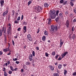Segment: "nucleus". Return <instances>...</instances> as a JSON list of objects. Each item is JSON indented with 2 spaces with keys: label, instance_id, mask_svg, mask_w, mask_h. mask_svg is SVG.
<instances>
[{
  "label": "nucleus",
  "instance_id": "obj_1",
  "mask_svg": "<svg viewBox=\"0 0 76 76\" xmlns=\"http://www.w3.org/2000/svg\"><path fill=\"white\" fill-rule=\"evenodd\" d=\"M60 25L58 24L57 25V26H54V25H52L51 26V28H50V31H52V32H54V30L55 31H57L58 28H60Z\"/></svg>",
  "mask_w": 76,
  "mask_h": 76
},
{
  "label": "nucleus",
  "instance_id": "obj_2",
  "mask_svg": "<svg viewBox=\"0 0 76 76\" xmlns=\"http://www.w3.org/2000/svg\"><path fill=\"white\" fill-rule=\"evenodd\" d=\"M7 26V34H8V35H11L12 29V26H11V24L9 23Z\"/></svg>",
  "mask_w": 76,
  "mask_h": 76
},
{
  "label": "nucleus",
  "instance_id": "obj_3",
  "mask_svg": "<svg viewBox=\"0 0 76 76\" xmlns=\"http://www.w3.org/2000/svg\"><path fill=\"white\" fill-rule=\"evenodd\" d=\"M35 9L37 12H41L42 10L43 7H40L38 5H37L35 6Z\"/></svg>",
  "mask_w": 76,
  "mask_h": 76
},
{
  "label": "nucleus",
  "instance_id": "obj_4",
  "mask_svg": "<svg viewBox=\"0 0 76 76\" xmlns=\"http://www.w3.org/2000/svg\"><path fill=\"white\" fill-rule=\"evenodd\" d=\"M27 38L28 39V40L30 41H32L33 40V38L31 37V35L30 34H28L27 35Z\"/></svg>",
  "mask_w": 76,
  "mask_h": 76
},
{
  "label": "nucleus",
  "instance_id": "obj_5",
  "mask_svg": "<svg viewBox=\"0 0 76 76\" xmlns=\"http://www.w3.org/2000/svg\"><path fill=\"white\" fill-rule=\"evenodd\" d=\"M68 54V52L66 51L63 54H62L61 56H62V58H64V57L66 55V54Z\"/></svg>",
  "mask_w": 76,
  "mask_h": 76
},
{
  "label": "nucleus",
  "instance_id": "obj_6",
  "mask_svg": "<svg viewBox=\"0 0 76 76\" xmlns=\"http://www.w3.org/2000/svg\"><path fill=\"white\" fill-rule=\"evenodd\" d=\"M56 15H51L50 14V17L51 19H55V18H56Z\"/></svg>",
  "mask_w": 76,
  "mask_h": 76
},
{
  "label": "nucleus",
  "instance_id": "obj_7",
  "mask_svg": "<svg viewBox=\"0 0 76 76\" xmlns=\"http://www.w3.org/2000/svg\"><path fill=\"white\" fill-rule=\"evenodd\" d=\"M65 25H66V28L69 27V20H67L66 21V23L65 24Z\"/></svg>",
  "mask_w": 76,
  "mask_h": 76
},
{
  "label": "nucleus",
  "instance_id": "obj_8",
  "mask_svg": "<svg viewBox=\"0 0 76 76\" xmlns=\"http://www.w3.org/2000/svg\"><path fill=\"white\" fill-rule=\"evenodd\" d=\"M32 54H30L29 55V61H32Z\"/></svg>",
  "mask_w": 76,
  "mask_h": 76
},
{
  "label": "nucleus",
  "instance_id": "obj_9",
  "mask_svg": "<svg viewBox=\"0 0 76 76\" xmlns=\"http://www.w3.org/2000/svg\"><path fill=\"white\" fill-rule=\"evenodd\" d=\"M7 13H8V10H7L5 11V12L3 13V16H6Z\"/></svg>",
  "mask_w": 76,
  "mask_h": 76
},
{
  "label": "nucleus",
  "instance_id": "obj_10",
  "mask_svg": "<svg viewBox=\"0 0 76 76\" xmlns=\"http://www.w3.org/2000/svg\"><path fill=\"white\" fill-rule=\"evenodd\" d=\"M10 50V49H8L7 48L5 49H3V51L4 52V53H7V51H9Z\"/></svg>",
  "mask_w": 76,
  "mask_h": 76
},
{
  "label": "nucleus",
  "instance_id": "obj_11",
  "mask_svg": "<svg viewBox=\"0 0 76 76\" xmlns=\"http://www.w3.org/2000/svg\"><path fill=\"white\" fill-rule=\"evenodd\" d=\"M4 0L1 1H0V4H1V7H3V6H4Z\"/></svg>",
  "mask_w": 76,
  "mask_h": 76
},
{
  "label": "nucleus",
  "instance_id": "obj_12",
  "mask_svg": "<svg viewBox=\"0 0 76 76\" xmlns=\"http://www.w3.org/2000/svg\"><path fill=\"white\" fill-rule=\"evenodd\" d=\"M44 34L45 36H48V32L46 30H45L44 31Z\"/></svg>",
  "mask_w": 76,
  "mask_h": 76
},
{
  "label": "nucleus",
  "instance_id": "obj_13",
  "mask_svg": "<svg viewBox=\"0 0 76 76\" xmlns=\"http://www.w3.org/2000/svg\"><path fill=\"white\" fill-rule=\"evenodd\" d=\"M55 13H56V11L54 10H53V11H51L50 15H56V14H55Z\"/></svg>",
  "mask_w": 76,
  "mask_h": 76
},
{
  "label": "nucleus",
  "instance_id": "obj_14",
  "mask_svg": "<svg viewBox=\"0 0 76 76\" xmlns=\"http://www.w3.org/2000/svg\"><path fill=\"white\" fill-rule=\"evenodd\" d=\"M44 6L45 7H48V6H49V5L47 3H45L44 4Z\"/></svg>",
  "mask_w": 76,
  "mask_h": 76
},
{
  "label": "nucleus",
  "instance_id": "obj_15",
  "mask_svg": "<svg viewBox=\"0 0 76 76\" xmlns=\"http://www.w3.org/2000/svg\"><path fill=\"white\" fill-rule=\"evenodd\" d=\"M23 29L24 31H23L24 33H25L26 32V26H24L23 27Z\"/></svg>",
  "mask_w": 76,
  "mask_h": 76
},
{
  "label": "nucleus",
  "instance_id": "obj_16",
  "mask_svg": "<svg viewBox=\"0 0 76 76\" xmlns=\"http://www.w3.org/2000/svg\"><path fill=\"white\" fill-rule=\"evenodd\" d=\"M49 67H50L51 70L53 71L54 70V67H53V66H51V65H50L49 66Z\"/></svg>",
  "mask_w": 76,
  "mask_h": 76
},
{
  "label": "nucleus",
  "instance_id": "obj_17",
  "mask_svg": "<svg viewBox=\"0 0 76 76\" xmlns=\"http://www.w3.org/2000/svg\"><path fill=\"white\" fill-rule=\"evenodd\" d=\"M42 38L43 41H45V40H46L45 38H46V37H45V36H43Z\"/></svg>",
  "mask_w": 76,
  "mask_h": 76
},
{
  "label": "nucleus",
  "instance_id": "obj_18",
  "mask_svg": "<svg viewBox=\"0 0 76 76\" xmlns=\"http://www.w3.org/2000/svg\"><path fill=\"white\" fill-rule=\"evenodd\" d=\"M58 68L59 69H61L62 68V65L60 64H59L58 65Z\"/></svg>",
  "mask_w": 76,
  "mask_h": 76
},
{
  "label": "nucleus",
  "instance_id": "obj_19",
  "mask_svg": "<svg viewBox=\"0 0 76 76\" xmlns=\"http://www.w3.org/2000/svg\"><path fill=\"white\" fill-rule=\"evenodd\" d=\"M53 76H59V74L57 73H55L53 74Z\"/></svg>",
  "mask_w": 76,
  "mask_h": 76
},
{
  "label": "nucleus",
  "instance_id": "obj_20",
  "mask_svg": "<svg viewBox=\"0 0 76 76\" xmlns=\"http://www.w3.org/2000/svg\"><path fill=\"white\" fill-rule=\"evenodd\" d=\"M25 64L27 66H29L30 65V62L29 61H27L26 62Z\"/></svg>",
  "mask_w": 76,
  "mask_h": 76
},
{
  "label": "nucleus",
  "instance_id": "obj_21",
  "mask_svg": "<svg viewBox=\"0 0 76 76\" xmlns=\"http://www.w3.org/2000/svg\"><path fill=\"white\" fill-rule=\"evenodd\" d=\"M10 70H12V72L14 71V69H13V67H12V66H10Z\"/></svg>",
  "mask_w": 76,
  "mask_h": 76
},
{
  "label": "nucleus",
  "instance_id": "obj_22",
  "mask_svg": "<svg viewBox=\"0 0 76 76\" xmlns=\"http://www.w3.org/2000/svg\"><path fill=\"white\" fill-rule=\"evenodd\" d=\"M48 24H50L51 23V19L50 18L48 20Z\"/></svg>",
  "mask_w": 76,
  "mask_h": 76
},
{
  "label": "nucleus",
  "instance_id": "obj_23",
  "mask_svg": "<svg viewBox=\"0 0 76 76\" xmlns=\"http://www.w3.org/2000/svg\"><path fill=\"white\" fill-rule=\"evenodd\" d=\"M69 3L71 6H73V5H74V4H73V2H72V1H71Z\"/></svg>",
  "mask_w": 76,
  "mask_h": 76
},
{
  "label": "nucleus",
  "instance_id": "obj_24",
  "mask_svg": "<svg viewBox=\"0 0 76 76\" xmlns=\"http://www.w3.org/2000/svg\"><path fill=\"white\" fill-rule=\"evenodd\" d=\"M64 74L65 76H66V74H67V71L65 69L64 70Z\"/></svg>",
  "mask_w": 76,
  "mask_h": 76
},
{
  "label": "nucleus",
  "instance_id": "obj_25",
  "mask_svg": "<svg viewBox=\"0 0 76 76\" xmlns=\"http://www.w3.org/2000/svg\"><path fill=\"white\" fill-rule=\"evenodd\" d=\"M12 16H14V15H15V11L13 10L12 11Z\"/></svg>",
  "mask_w": 76,
  "mask_h": 76
},
{
  "label": "nucleus",
  "instance_id": "obj_26",
  "mask_svg": "<svg viewBox=\"0 0 76 76\" xmlns=\"http://www.w3.org/2000/svg\"><path fill=\"white\" fill-rule=\"evenodd\" d=\"M31 3H32V1H31V0L28 3V6H29V5H30V4H31Z\"/></svg>",
  "mask_w": 76,
  "mask_h": 76
},
{
  "label": "nucleus",
  "instance_id": "obj_27",
  "mask_svg": "<svg viewBox=\"0 0 76 76\" xmlns=\"http://www.w3.org/2000/svg\"><path fill=\"white\" fill-rule=\"evenodd\" d=\"M64 2V1L63 0H61L60 1V3H61V4H63Z\"/></svg>",
  "mask_w": 76,
  "mask_h": 76
},
{
  "label": "nucleus",
  "instance_id": "obj_28",
  "mask_svg": "<svg viewBox=\"0 0 76 76\" xmlns=\"http://www.w3.org/2000/svg\"><path fill=\"white\" fill-rule=\"evenodd\" d=\"M4 76H7V75H7V72H6L4 71Z\"/></svg>",
  "mask_w": 76,
  "mask_h": 76
},
{
  "label": "nucleus",
  "instance_id": "obj_29",
  "mask_svg": "<svg viewBox=\"0 0 76 76\" xmlns=\"http://www.w3.org/2000/svg\"><path fill=\"white\" fill-rule=\"evenodd\" d=\"M72 38L73 39H75L76 38V36H75V34H74L73 35Z\"/></svg>",
  "mask_w": 76,
  "mask_h": 76
},
{
  "label": "nucleus",
  "instance_id": "obj_30",
  "mask_svg": "<svg viewBox=\"0 0 76 76\" xmlns=\"http://www.w3.org/2000/svg\"><path fill=\"white\" fill-rule=\"evenodd\" d=\"M58 13H59V11L57 10L56 11V15L57 16H58Z\"/></svg>",
  "mask_w": 76,
  "mask_h": 76
},
{
  "label": "nucleus",
  "instance_id": "obj_31",
  "mask_svg": "<svg viewBox=\"0 0 76 76\" xmlns=\"http://www.w3.org/2000/svg\"><path fill=\"white\" fill-rule=\"evenodd\" d=\"M27 66H26V65H24L23 66V68L24 69H26L27 68Z\"/></svg>",
  "mask_w": 76,
  "mask_h": 76
},
{
  "label": "nucleus",
  "instance_id": "obj_32",
  "mask_svg": "<svg viewBox=\"0 0 76 76\" xmlns=\"http://www.w3.org/2000/svg\"><path fill=\"white\" fill-rule=\"evenodd\" d=\"M23 25H27V23H26V22H23Z\"/></svg>",
  "mask_w": 76,
  "mask_h": 76
},
{
  "label": "nucleus",
  "instance_id": "obj_33",
  "mask_svg": "<svg viewBox=\"0 0 76 76\" xmlns=\"http://www.w3.org/2000/svg\"><path fill=\"white\" fill-rule=\"evenodd\" d=\"M20 16L18 17L17 18V21L20 20Z\"/></svg>",
  "mask_w": 76,
  "mask_h": 76
},
{
  "label": "nucleus",
  "instance_id": "obj_34",
  "mask_svg": "<svg viewBox=\"0 0 76 76\" xmlns=\"http://www.w3.org/2000/svg\"><path fill=\"white\" fill-rule=\"evenodd\" d=\"M39 31H40V30H39V28L37 29V34H38V33H39Z\"/></svg>",
  "mask_w": 76,
  "mask_h": 76
},
{
  "label": "nucleus",
  "instance_id": "obj_35",
  "mask_svg": "<svg viewBox=\"0 0 76 76\" xmlns=\"http://www.w3.org/2000/svg\"><path fill=\"white\" fill-rule=\"evenodd\" d=\"M52 56H55V55L56 54V53H55V51H53V52L52 53Z\"/></svg>",
  "mask_w": 76,
  "mask_h": 76
},
{
  "label": "nucleus",
  "instance_id": "obj_36",
  "mask_svg": "<svg viewBox=\"0 0 76 76\" xmlns=\"http://www.w3.org/2000/svg\"><path fill=\"white\" fill-rule=\"evenodd\" d=\"M32 54L33 55V57L35 56V51H33V52L32 53Z\"/></svg>",
  "mask_w": 76,
  "mask_h": 76
},
{
  "label": "nucleus",
  "instance_id": "obj_37",
  "mask_svg": "<svg viewBox=\"0 0 76 76\" xmlns=\"http://www.w3.org/2000/svg\"><path fill=\"white\" fill-rule=\"evenodd\" d=\"M8 73L10 75H11V74H12V71H10V70L8 72Z\"/></svg>",
  "mask_w": 76,
  "mask_h": 76
},
{
  "label": "nucleus",
  "instance_id": "obj_38",
  "mask_svg": "<svg viewBox=\"0 0 76 76\" xmlns=\"http://www.w3.org/2000/svg\"><path fill=\"white\" fill-rule=\"evenodd\" d=\"M45 56L46 57H48V54L47 53H45Z\"/></svg>",
  "mask_w": 76,
  "mask_h": 76
},
{
  "label": "nucleus",
  "instance_id": "obj_39",
  "mask_svg": "<svg viewBox=\"0 0 76 76\" xmlns=\"http://www.w3.org/2000/svg\"><path fill=\"white\" fill-rule=\"evenodd\" d=\"M3 54V51H0V56H1Z\"/></svg>",
  "mask_w": 76,
  "mask_h": 76
},
{
  "label": "nucleus",
  "instance_id": "obj_40",
  "mask_svg": "<svg viewBox=\"0 0 76 76\" xmlns=\"http://www.w3.org/2000/svg\"><path fill=\"white\" fill-rule=\"evenodd\" d=\"M62 15H63V13L62 12L60 13L59 14V16H61Z\"/></svg>",
  "mask_w": 76,
  "mask_h": 76
},
{
  "label": "nucleus",
  "instance_id": "obj_41",
  "mask_svg": "<svg viewBox=\"0 0 76 76\" xmlns=\"http://www.w3.org/2000/svg\"><path fill=\"white\" fill-rule=\"evenodd\" d=\"M55 20L56 22H58V18H57L56 19H55Z\"/></svg>",
  "mask_w": 76,
  "mask_h": 76
},
{
  "label": "nucleus",
  "instance_id": "obj_42",
  "mask_svg": "<svg viewBox=\"0 0 76 76\" xmlns=\"http://www.w3.org/2000/svg\"><path fill=\"white\" fill-rule=\"evenodd\" d=\"M59 56L57 54L56 56H55V58H56V59H57V58H58V57Z\"/></svg>",
  "mask_w": 76,
  "mask_h": 76
},
{
  "label": "nucleus",
  "instance_id": "obj_43",
  "mask_svg": "<svg viewBox=\"0 0 76 76\" xmlns=\"http://www.w3.org/2000/svg\"><path fill=\"white\" fill-rule=\"evenodd\" d=\"M12 45H13L14 46H15V42H14L13 40H12Z\"/></svg>",
  "mask_w": 76,
  "mask_h": 76
},
{
  "label": "nucleus",
  "instance_id": "obj_44",
  "mask_svg": "<svg viewBox=\"0 0 76 76\" xmlns=\"http://www.w3.org/2000/svg\"><path fill=\"white\" fill-rule=\"evenodd\" d=\"M14 23H17H17H19V22L15 20V22H14Z\"/></svg>",
  "mask_w": 76,
  "mask_h": 76
},
{
  "label": "nucleus",
  "instance_id": "obj_45",
  "mask_svg": "<svg viewBox=\"0 0 76 76\" xmlns=\"http://www.w3.org/2000/svg\"><path fill=\"white\" fill-rule=\"evenodd\" d=\"M72 75H76V72H74L72 73Z\"/></svg>",
  "mask_w": 76,
  "mask_h": 76
},
{
  "label": "nucleus",
  "instance_id": "obj_46",
  "mask_svg": "<svg viewBox=\"0 0 76 76\" xmlns=\"http://www.w3.org/2000/svg\"><path fill=\"white\" fill-rule=\"evenodd\" d=\"M63 43H64V42H60V45H62L63 44Z\"/></svg>",
  "mask_w": 76,
  "mask_h": 76
},
{
  "label": "nucleus",
  "instance_id": "obj_47",
  "mask_svg": "<svg viewBox=\"0 0 76 76\" xmlns=\"http://www.w3.org/2000/svg\"><path fill=\"white\" fill-rule=\"evenodd\" d=\"M3 69V72H5V71H6V68L4 67Z\"/></svg>",
  "mask_w": 76,
  "mask_h": 76
},
{
  "label": "nucleus",
  "instance_id": "obj_48",
  "mask_svg": "<svg viewBox=\"0 0 76 76\" xmlns=\"http://www.w3.org/2000/svg\"><path fill=\"white\" fill-rule=\"evenodd\" d=\"M23 15H22V16L21 17V20H23Z\"/></svg>",
  "mask_w": 76,
  "mask_h": 76
},
{
  "label": "nucleus",
  "instance_id": "obj_49",
  "mask_svg": "<svg viewBox=\"0 0 76 76\" xmlns=\"http://www.w3.org/2000/svg\"><path fill=\"white\" fill-rule=\"evenodd\" d=\"M74 13H76V8H75L74 9Z\"/></svg>",
  "mask_w": 76,
  "mask_h": 76
},
{
  "label": "nucleus",
  "instance_id": "obj_50",
  "mask_svg": "<svg viewBox=\"0 0 76 76\" xmlns=\"http://www.w3.org/2000/svg\"><path fill=\"white\" fill-rule=\"evenodd\" d=\"M12 59L13 60V61H16V60H18L17 58H15V59L13 58Z\"/></svg>",
  "mask_w": 76,
  "mask_h": 76
},
{
  "label": "nucleus",
  "instance_id": "obj_51",
  "mask_svg": "<svg viewBox=\"0 0 76 76\" xmlns=\"http://www.w3.org/2000/svg\"><path fill=\"white\" fill-rule=\"evenodd\" d=\"M2 35V31H0V37H1Z\"/></svg>",
  "mask_w": 76,
  "mask_h": 76
},
{
  "label": "nucleus",
  "instance_id": "obj_52",
  "mask_svg": "<svg viewBox=\"0 0 76 76\" xmlns=\"http://www.w3.org/2000/svg\"><path fill=\"white\" fill-rule=\"evenodd\" d=\"M72 31H74V30H75V28H74V26H73L72 27Z\"/></svg>",
  "mask_w": 76,
  "mask_h": 76
},
{
  "label": "nucleus",
  "instance_id": "obj_53",
  "mask_svg": "<svg viewBox=\"0 0 76 76\" xmlns=\"http://www.w3.org/2000/svg\"><path fill=\"white\" fill-rule=\"evenodd\" d=\"M18 69L17 68H16L15 69H14V71H17V70H18Z\"/></svg>",
  "mask_w": 76,
  "mask_h": 76
},
{
  "label": "nucleus",
  "instance_id": "obj_54",
  "mask_svg": "<svg viewBox=\"0 0 76 76\" xmlns=\"http://www.w3.org/2000/svg\"><path fill=\"white\" fill-rule=\"evenodd\" d=\"M36 50H39V47H37L36 48Z\"/></svg>",
  "mask_w": 76,
  "mask_h": 76
},
{
  "label": "nucleus",
  "instance_id": "obj_55",
  "mask_svg": "<svg viewBox=\"0 0 76 76\" xmlns=\"http://www.w3.org/2000/svg\"><path fill=\"white\" fill-rule=\"evenodd\" d=\"M15 63H16V64H19V61H16L15 62Z\"/></svg>",
  "mask_w": 76,
  "mask_h": 76
},
{
  "label": "nucleus",
  "instance_id": "obj_56",
  "mask_svg": "<svg viewBox=\"0 0 76 76\" xmlns=\"http://www.w3.org/2000/svg\"><path fill=\"white\" fill-rule=\"evenodd\" d=\"M5 28H4V27H3L2 28V32H3V31H4V29H5Z\"/></svg>",
  "mask_w": 76,
  "mask_h": 76
},
{
  "label": "nucleus",
  "instance_id": "obj_57",
  "mask_svg": "<svg viewBox=\"0 0 76 76\" xmlns=\"http://www.w3.org/2000/svg\"><path fill=\"white\" fill-rule=\"evenodd\" d=\"M64 1V3H63L64 5H65V4H66L67 2L66 1Z\"/></svg>",
  "mask_w": 76,
  "mask_h": 76
},
{
  "label": "nucleus",
  "instance_id": "obj_58",
  "mask_svg": "<svg viewBox=\"0 0 76 76\" xmlns=\"http://www.w3.org/2000/svg\"><path fill=\"white\" fill-rule=\"evenodd\" d=\"M61 60V57H60L58 58V60Z\"/></svg>",
  "mask_w": 76,
  "mask_h": 76
},
{
  "label": "nucleus",
  "instance_id": "obj_59",
  "mask_svg": "<svg viewBox=\"0 0 76 76\" xmlns=\"http://www.w3.org/2000/svg\"><path fill=\"white\" fill-rule=\"evenodd\" d=\"M7 55H11V53H10V52H9V53H8V54H7Z\"/></svg>",
  "mask_w": 76,
  "mask_h": 76
},
{
  "label": "nucleus",
  "instance_id": "obj_60",
  "mask_svg": "<svg viewBox=\"0 0 76 76\" xmlns=\"http://www.w3.org/2000/svg\"><path fill=\"white\" fill-rule=\"evenodd\" d=\"M73 21L74 22H76V19H74L73 20Z\"/></svg>",
  "mask_w": 76,
  "mask_h": 76
},
{
  "label": "nucleus",
  "instance_id": "obj_61",
  "mask_svg": "<svg viewBox=\"0 0 76 76\" xmlns=\"http://www.w3.org/2000/svg\"><path fill=\"white\" fill-rule=\"evenodd\" d=\"M65 13L66 15H68V12L67 11Z\"/></svg>",
  "mask_w": 76,
  "mask_h": 76
},
{
  "label": "nucleus",
  "instance_id": "obj_62",
  "mask_svg": "<svg viewBox=\"0 0 76 76\" xmlns=\"http://www.w3.org/2000/svg\"><path fill=\"white\" fill-rule=\"evenodd\" d=\"M7 39H6V36H5L4 37V41H7Z\"/></svg>",
  "mask_w": 76,
  "mask_h": 76
},
{
  "label": "nucleus",
  "instance_id": "obj_63",
  "mask_svg": "<svg viewBox=\"0 0 76 76\" xmlns=\"http://www.w3.org/2000/svg\"><path fill=\"white\" fill-rule=\"evenodd\" d=\"M18 31H20V28H18V29H17Z\"/></svg>",
  "mask_w": 76,
  "mask_h": 76
},
{
  "label": "nucleus",
  "instance_id": "obj_64",
  "mask_svg": "<svg viewBox=\"0 0 76 76\" xmlns=\"http://www.w3.org/2000/svg\"><path fill=\"white\" fill-rule=\"evenodd\" d=\"M7 63H8V64L9 65L10 64V61H8L7 62Z\"/></svg>",
  "mask_w": 76,
  "mask_h": 76
}]
</instances>
